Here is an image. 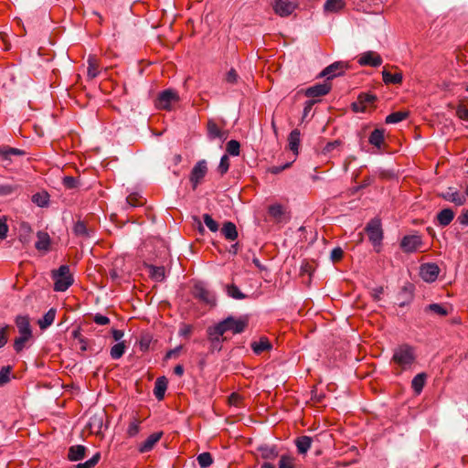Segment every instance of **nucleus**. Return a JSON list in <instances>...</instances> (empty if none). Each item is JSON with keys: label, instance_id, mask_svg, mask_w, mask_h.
I'll return each instance as SVG.
<instances>
[{"label": "nucleus", "instance_id": "obj_1", "mask_svg": "<svg viewBox=\"0 0 468 468\" xmlns=\"http://www.w3.org/2000/svg\"><path fill=\"white\" fill-rule=\"evenodd\" d=\"M248 325V318L239 317L238 319L229 316L223 321L219 322L214 326L207 329L208 336L213 344H219L221 342L220 337L226 332H232L233 334L242 333Z\"/></svg>", "mask_w": 468, "mask_h": 468}, {"label": "nucleus", "instance_id": "obj_2", "mask_svg": "<svg viewBox=\"0 0 468 468\" xmlns=\"http://www.w3.org/2000/svg\"><path fill=\"white\" fill-rule=\"evenodd\" d=\"M415 360V349L407 344H403L396 347L391 358V362L395 365V369L398 374L410 370Z\"/></svg>", "mask_w": 468, "mask_h": 468}, {"label": "nucleus", "instance_id": "obj_3", "mask_svg": "<svg viewBox=\"0 0 468 468\" xmlns=\"http://www.w3.org/2000/svg\"><path fill=\"white\" fill-rule=\"evenodd\" d=\"M52 279L56 292H65L73 283V277L68 265H61L58 270L53 271Z\"/></svg>", "mask_w": 468, "mask_h": 468}, {"label": "nucleus", "instance_id": "obj_4", "mask_svg": "<svg viewBox=\"0 0 468 468\" xmlns=\"http://www.w3.org/2000/svg\"><path fill=\"white\" fill-rule=\"evenodd\" d=\"M192 293L196 299L199 300L203 303L209 306L216 305V295L207 288L205 283L201 282H196L193 286Z\"/></svg>", "mask_w": 468, "mask_h": 468}, {"label": "nucleus", "instance_id": "obj_5", "mask_svg": "<svg viewBox=\"0 0 468 468\" xmlns=\"http://www.w3.org/2000/svg\"><path fill=\"white\" fill-rule=\"evenodd\" d=\"M179 100V96L176 91L171 89L161 91L156 100L155 107L161 110H170L171 105Z\"/></svg>", "mask_w": 468, "mask_h": 468}, {"label": "nucleus", "instance_id": "obj_6", "mask_svg": "<svg viewBox=\"0 0 468 468\" xmlns=\"http://www.w3.org/2000/svg\"><path fill=\"white\" fill-rule=\"evenodd\" d=\"M207 173V165L206 160L198 161L191 170L189 180L193 189H196Z\"/></svg>", "mask_w": 468, "mask_h": 468}, {"label": "nucleus", "instance_id": "obj_7", "mask_svg": "<svg viewBox=\"0 0 468 468\" xmlns=\"http://www.w3.org/2000/svg\"><path fill=\"white\" fill-rule=\"evenodd\" d=\"M369 240L374 246H378L383 239L381 224L378 219H372L366 227Z\"/></svg>", "mask_w": 468, "mask_h": 468}, {"label": "nucleus", "instance_id": "obj_8", "mask_svg": "<svg viewBox=\"0 0 468 468\" xmlns=\"http://www.w3.org/2000/svg\"><path fill=\"white\" fill-rule=\"evenodd\" d=\"M440 268L435 263H425L420 266V275L426 282H433L437 280Z\"/></svg>", "mask_w": 468, "mask_h": 468}, {"label": "nucleus", "instance_id": "obj_9", "mask_svg": "<svg viewBox=\"0 0 468 468\" xmlns=\"http://www.w3.org/2000/svg\"><path fill=\"white\" fill-rule=\"evenodd\" d=\"M360 66H370L377 68L383 62L382 58L375 51H366L362 53L357 60Z\"/></svg>", "mask_w": 468, "mask_h": 468}, {"label": "nucleus", "instance_id": "obj_10", "mask_svg": "<svg viewBox=\"0 0 468 468\" xmlns=\"http://www.w3.org/2000/svg\"><path fill=\"white\" fill-rule=\"evenodd\" d=\"M25 152L18 148H14L10 146H0V161L3 163L5 166L11 164L13 161V156H21L24 155Z\"/></svg>", "mask_w": 468, "mask_h": 468}, {"label": "nucleus", "instance_id": "obj_11", "mask_svg": "<svg viewBox=\"0 0 468 468\" xmlns=\"http://www.w3.org/2000/svg\"><path fill=\"white\" fill-rule=\"evenodd\" d=\"M294 0H274L273 9L281 16H289L295 9Z\"/></svg>", "mask_w": 468, "mask_h": 468}, {"label": "nucleus", "instance_id": "obj_12", "mask_svg": "<svg viewBox=\"0 0 468 468\" xmlns=\"http://www.w3.org/2000/svg\"><path fill=\"white\" fill-rule=\"evenodd\" d=\"M421 238L417 235L405 236L401 242L400 247L405 252H414L421 245Z\"/></svg>", "mask_w": 468, "mask_h": 468}, {"label": "nucleus", "instance_id": "obj_13", "mask_svg": "<svg viewBox=\"0 0 468 468\" xmlns=\"http://www.w3.org/2000/svg\"><path fill=\"white\" fill-rule=\"evenodd\" d=\"M346 69V64L343 62H335L326 67L320 74L321 77H325L327 80L341 75Z\"/></svg>", "mask_w": 468, "mask_h": 468}, {"label": "nucleus", "instance_id": "obj_14", "mask_svg": "<svg viewBox=\"0 0 468 468\" xmlns=\"http://www.w3.org/2000/svg\"><path fill=\"white\" fill-rule=\"evenodd\" d=\"M207 128L209 140L219 139L225 141L228 137V133L222 131L213 120L207 122Z\"/></svg>", "mask_w": 468, "mask_h": 468}, {"label": "nucleus", "instance_id": "obj_15", "mask_svg": "<svg viewBox=\"0 0 468 468\" xmlns=\"http://www.w3.org/2000/svg\"><path fill=\"white\" fill-rule=\"evenodd\" d=\"M162 436V431L152 433L144 442L138 446V451L142 453L152 451L154 445L160 441Z\"/></svg>", "mask_w": 468, "mask_h": 468}, {"label": "nucleus", "instance_id": "obj_16", "mask_svg": "<svg viewBox=\"0 0 468 468\" xmlns=\"http://www.w3.org/2000/svg\"><path fill=\"white\" fill-rule=\"evenodd\" d=\"M331 90V85L328 83H319L309 87L305 90L307 97H320L326 95Z\"/></svg>", "mask_w": 468, "mask_h": 468}, {"label": "nucleus", "instance_id": "obj_17", "mask_svg": "<svg viewBox=\"0 0 468 468\" xmlns=\"http://www.w3.org/2000/svg\"><path fill=\"white\" fill-rule=\"evenodd\" d=\"M441 197L447 201L454 203L456 206H462L466 201L465 196L458 191H453L452 188H448V190L442 192Z\"/></svg>", "mask_w": 468, "mask_h": 468}, {"label": "nucleus", "instance_id": "obj_18", "mask_svg": "<svg viewBox=\"0 0 468 468\" xmlns=\"http://www.w3.org/2000/svg\"><path fill=\"white\" fill-rule=\"evenodd\" d=\"M369 144L375 147L378 151L382 150V146L385 143L384 130L375 129L368 137Z\"/></svg>", "mask_w": 468, "mask_h": 468}, {"label": "nucleus", "instance_id": "obj_19", "mask_svg": "<svg viewBox=\"0 0 468 468\" xmlns=\"http://www.w3.org/2000/svg\"><path fill=\"white\" fill-rule=\"evenodd\" d=\"M37 240L35 244L36 249L38 251H44L47 252L49 250L50 248V237L47 232L44 231H38L37 233Z\"/></svg>", "mask_w": 468, "mask_h": 468}, {"label": "nucleus", "instance_id": "obj_20", "mask_svg": "<svg viewBox=\"0 0 468 468\" xmlns=\"http://www.w3.org/2000/svg\"><path fill=\"white\" fill-rule=\"evenodd\" d=\"M16 324L17 326L19 335H25L32 336V330L27 316L19 315L16 319Z\"/></svg>", "mask_w": 468, "mask_h": 468}, {"label": "nucleus", "instance_id": "obj_21", "mask_svg": "<svg viewBox=\"0 0 468 468\" xmlns=\"http://www.w3.org/2000/svg\"><path fill=\"white\" fill-rule=\"evenodd\" d=\"M86 451L87 449L83 445H73L69 449L68 458L71 462L82 460L85 457Z\"/></svg>", "mask_w": 468, "mask_h": 468}, {"label": "nucleus", "instance_id": "obj_22", "mask_svg": "<svg viewBox=\"0 0 468 468\" xmlns=\"http://www.w3.org/2000/svg\"><path fill=\"white\" fill-rule=\"evenodd\" d=\"M454 218V212L451 208H444L437 214L438 224L441 227H446Z\"/></svg>", "mask_w": 468, "mask_h": 468}, {"label": "nucleus", "instance_id": "obj_23", "mask_svg": "<svg viewBox=\"0 0 468 468\" xmlns=\"http://www.w3.org/2000/svg\"><path fill=\"white\" fill-rule=\"evenodd\" d=\"M221 233L225 239L229 240H235L238 238L237 227L230 221H227L223 224Z\"/></svg>", "mask_w": 468, "mask_h": 468}, {"label": "nucleus", "instance_id": "obj_24", "mask_svg": "<svg viewBox=\"0 0 468 468\" xmlns=\"http://www.w3.org/2000/svg\"><path fill=\"white\" fill-rule=\"evenodd\" d=\"M382 78L386 84H400L403 80V75L401 72L391 73L384 69L382 71Z\"/></svg>", "mask_w": 468, "mask_h": 468}, {"label": "nucleus", "instance_id": "obj_25", "mask_svg": "<svg viewBox=\"0 0 468 468\" xmlns=\"http://www.w3.org/2000/svg\"><path fill=\"white\" fill-rule=\"evenodd\" d=\"M288 142L290 150L294 154H298L301 142V133L298 129H294L291 132V133L289 134Z\"/></svg>", "mask_w": 468, "mask_h": 468}, {"label": "nucleus", "instance_id": "obj_26", "mask_svg": "<svg viewBox=\"0 0 468 468\" xmlns=\"http://www.w3.org/2000/svg\"><path fill=\"white\" fill-rule=\"evenodd\" d=\"M167 388V381L165 377L158 378L155 381L154 394L158 400H161L165 397V392Z\"/></svg>", "mask_w": 468, "mask_h": 468}, {"label": "nucleus", "instance_id": "obj_27", "mask_svg": "<svg viewBox=\"0 0 468 468\" xmlns=\"http://www.w3.org/2000/svg\"><path fill=\"white\" fill-rule=\"evenodd\" d=\"M295 445L300 454H305L312 445V439L309 436H301L296 439Z\"/></svg>", "mask_w": 468, "mask_h": 468}, {"label": "nucleus", "instance_id": "obj_28", "mask_svg": "<svg viewBox=\"0 0 468 468\" xmlns=\"http://www.w3.org/2000/svg\"><path fill=\"white\" fill-rule=\"evenodd\" d=\"M74 234L81 238H90L93 231L90 229L84 221H77L73 227Z\"/></svg>", "mask_w": 468, "mask_h": 468}, {"label": "nucleus", "instance_id": "obj_29", "mask_svg": "<svg viewBox=\"0 0 468 468\" xmlns=\"http://www.w3.org/2000/svg\"><path fill=\"white\" fill-rule=\"evenodd\" d=\"M426 379L427 375L425 373H419L413 378L411 387L416 394H420L426 383Z\"/></svg>", "mask_w": 468, "mask_h": 468}, {"label": "nucleus", "instance_id": "obj_30", "mask_svg": "<svg viewBox=\"0 0 468 468\" xmlns=\"http://www.w3.org/2000/svg\"><path fill=\"white\" fill-rule=\"evenodd\" d=\"M251 348L255 354L259 355L264 351L270 350L271 348V344L267 338L261 337L259 341L251 344Z\"/></svg>", "mask_w": 468, "mask_h": 468}, {"label": "nucleus", "instance_id": "obj_31", "mask_svg": "<svg viewBox=\"0 0 468 468\" xmlns=\"http://www.w3.org/2000/svg\"><path fill=\"white\" fill-rule=\"evenodd\" d=\"M56 317V310L51 308L49 309L41 319L38 320V325L41 329H46L50 326Z\"/></svg>", "mask_w": 468, "mask_h": 468}, {"label": "nucleus", "instance_id": "obj_32", "mask_svg": "<svg viewBox=\"0 0 468 468\" xmlns=\"http://www.w3.org/2000/svg\"><path fill=\"white\" fill-rule=\"evenodd\" d=\"M258 450L261 457L266 460H274L278 456V451L274 446L261 445Z\"/></svg>", "mask_w": 468, "mask_h": 468}, {"label": "nucleus", "instance_id": "obj_33", "mask_svg": "<svg viewBox=\"0 0 468 468\" xmlns=\"http://www.w3.org/2000/svg\"><path fill=\"white\" fill-rule=\"evenodd\" d=\"M32 202L40 207H48L49 203V195L43 191L32 196Z\"/></svg>", "mask_w": 468, "mask_h": 468}, {"label": "nucleus", "instance_id": "obj_34", "mask_svg": "<svg viewBox=\"0 0 468 468\" xmlns=\"http://www.w3.org/2000/svg\"><path fill=\"white\" fill-rule=\"evenodd\" d=\"M149 275L156 282H161L165 279V268L163 266L149 265Z\"/></svg>", "mask_w": 468, "mask_h": 468}, {"label": "nucleus", "instance_id": "obj_35", "mask_svg": "<svg viewBox=\"0 0 468 468\" xmlns=\"http://www.w3.org/2000/svg\"><path fill=\"white\" fill-rule=\"evenodd\" d=\"M225 291L228 296L235 300H243L246 298V295L235 284L226 285Z\"/></svg>", "mask_w": 468, "mask_h": 468}, {"label": "nucleus", "instance_id": "obj_36", "mask_svg": "<svg viewBox=\"0 0 468 468\" xmlns=\"http://www.w3.org/2000/svg\"><path fill=\"white\" fill-rule=\"evenodd\" d=\"M99 74V63L94 56H90L88 58V76L90 79L97 77Z\"/></svg>", "mask_w": 468, "mask_h": 468}, {"label": "nucleus", "instance_id": "obj_37", "mask_svg": "<svg viewBox=\"0 0 468 468\" xmlns=\"http://www.w3.org/2000/svg\"><path fill=\"white\" fill-rule=\"evenodd\" d=\"M126 346L124 342H119L112 346L110 350V355L112 359L121 358L125 353Z\"/></svg>", "mask_w": 468, "mask_h": 468}, {"label": "nucleus", "instance_id": "obj_38", "mask_svg": "<svg viewBox=\"0 0 468 468\" xmlns=\"http://www.w3.org/2000/svg\"><path fill=\"white\" fill-rule=\"evenodd\" d=\"M345 5L343 0H326L324 8L326 12H337Z\"/></svg>", "mask_w": 468, "mask_h": 468}, {"label": "nucleus", "instance_id": "obj_39", "mask_svg": "<svg viewBox=\"0 0 468 468\" xmlns=\"http://www.w3.org/2000/svg\"><path fill=\"white\" fill-rule=\"evenodd\" d=\"M426 312H431L440 316H446L448 314V309L440 303H431L425 307Z\"/></svg>", "mask_w": 468, "mask_h": 468}, {"label": "nucleus", "instance_id": "obj_40", "mask_svg": "<svg viewBox=\"0 0 468 468\" xmlns=\"http://www.w3.org/2000/svg\"><path fill=\"white\" fill-rule=\"evenodd\" d=\"M144 202H145V199L136 193H133V194L129 195L126 198L127 206L132 207L143 206L144 204Z\"/></svg>", "mask_w": 468, "mask_h": 468}, {"label": "nucleus", "instance_id": "obj_41", "mask_svg": "<svg viewBox=\"0 0 468 468\" xmlns=\"http://www.w3.org/2000/svg\"><path fill=\"white\" fill-rule=\"evenodd\" d=\"M408 116L407 112H395L390 114H388L386 117V122L387 123H398L403 120H405Z\"/></svg>", "mask_w": 468, "mask_h": 468}, {"label": "nucleus", "instance_id": "obj_42", "mask_svg": "<svg viewBox=\"0 0 468 468\" xmlns=\"http://www.w3.org/2000/svg\"><path fill=\"white\" fill-rule=\"evenodd\" d=\"M278 468H297L295 464V458L290 455H282Z\"/></svg>", "mask_w": 468, "mask_h": 468}, {"label": "nucleus", "instance_id": "obj_43", "mask_svg": "<svg viewBox=\"0 0 468 468\" xmlns=\"http://www.w3.org/2000/svg\"><path fill=\"white\" fill-rule=\"evenodd\" d=\"M140 424H141V421L138 419L133 418L128 425V428L126 431L127 435L129 437L136 436L140 432Z\"/></svg>", "mask_w": 468, "mask_h": 468}, {"label": "nucleus", "instance_id": "obj_44", "mask_svg": "<svg viewBox=\"0 0 468 468\" xmlns=\"http://www.w3.org/2000/svg\"><path fill=\"white\" fill-rule=\"evenodd\" d=\"M101 460V453L96 452L90 459L86 461L85 463H78L74 466V468H93Z\"/></svg>", "mask_w": 468, "mask_h": 468}, {"label": "nucleus", "instance_id": "obj_45", "mask_svg": "<svg viewBox=\"0 0 468 468\" xmlns=\"http://www.w3.org/2000/svg\"><path fill=\"white\" fill-rule=\"evenodd\" d=\"M31 337L32 336L25 335H20L18 337H16L14 342V349L16 352H21L25 348L26 343L29 341Z\"/></svg>", "mask_w": 468, "mask_h": 468}, {"label": "nucleus", "instance_id": "obj_46", "mask_svg": "<svg viewBox=\"0 0 468 468\" xmlns=\"http://www.w3.org/2000/svg\"><path fill=\"white\" fill-rule=\"evenodd\" d=\"M197 463L201 468L208 467L212 463L213 459L209 452H202L197 456Z\"/></svg>", "mask_w": 468, "mask_h": 468}, {"label": "nucleus", "instance_id": "obj_47", "mask_svg": "<svg viewBox=\"0 0 468 468\" xmlns=\"http://www.w3.org/2000/svg\"><path fill=\"white\" fill-rule=\"evenodd\" d=\"M226 150L229 154L238 156L239 154L240 144L236 140H230L227 144Z\"/></svg>", "mask_w": 468, "mask_h": 468}, {"label": "nucleus", "instance_id": "obj_48", "mask_svg": "<svg viewBox=\"0 0 468 468\" xmlns=\"http://www.w3.org/2000/svg\"><path fill=\"white\" fill-rule=\"evenodd\" d=\"M203 220L205 225L208 228L210 231L216 232L218 230V222L215 221L209 214H204Z\"/></svg>", "mask_w": 468, "mask_h": 468}, {"label": "nucleus", "instance_id": "obj_49", "mask_svg": "<svg viewBox=\"0 0 468 468\" xmlns=\"http://www.w3.org/2000/svg\"><path fill=\"white\" fill-rule=\"evenodd\" d=\"M229 168V158L227 154H224L220 158L219 165L218 166V171L221 176L226 174Z\"/></svg>", "mask_w": 468, "mask_h": 468}, {"label": "nucleus", "instance_id": "obj_50", "mask_svg": "<svg viewBox=\"0 0 468 468\" xmlns=\"http://www.w3.org/2000/svg\"><path fill=\"white\" fill-rule=\"evenodd\" d=\"M16 190V186L9 184L0 185V197H6L14 194Z\"/></svg>", "mask_w": 468, "mask_h": 468}, {"label": "nucleus", "instance_id": "obj_51", "mask_svg": "<svg viewBox=\"0 0 468 468\" xmlns=\"http://www.w3.org/2000/svg\"><path fill=\"white\" fill-rule=\"evenodd\" d=\"M361 104H364L366 107L371 105L376 101V96L367 93H362L358 96V100Z\"/></svg>", "mask_w": 468, "mask_h": 468}, {"label": "nucleus", "instance_id": "obj_52", "mask_svg": "<svg viewBox=\"0 0 468 468\" xmlns=\"http://www.w3.org/2000/svg\"><path fill=\"white\" fill-rule=\"evenodd\" d=\"M269 213L271 217L273 218H280L283 211H282V207L281 205H271L270 207H269Z\"/></svg>", "mask_w": 468, "mask_h": 468}, {"label": "nucleus", "instance_id": "obj_53", "mask_svg": "<svg viewBox=\"0 0 468 468\" xmlns=\"http://www.w3.org/2000/svg\"><path fill=\"white\" fill-rule=\"evenodd\" d=\"M457 116L463 121L468 122V108L464 105H459L456 109Z\"/></svg>", "mask_w": 468, "mask_h": 468}, {"label": "nucleus", "instance_id": "obj_54", "mask_svg": "<svg viewBox=\"0 0 468 468\" xmlns=\"http://www.w3.org/2000/svg\"><path fill=\"white\" fill-rule=\"evenodd\" d=\"M9 376H10V367H3L0 370V386L7 383L9 381Z\"/></svg>", "mask_w": 468, "mask_h": 468}, {"label": "nucleus", "instance_id": "obj_55", "mask_svg": "<svg viewBox=\"0 0 468 468\" xmlns=\"http://www.w3.org/2000/svg\"><path fill=\"white\" fill-rule=\"evenodd\" d=\"M63 185L65 186V187H67L69 189H72V188L77 187L78 181L73 176H65L63 178Z\"/></svg>", "mask_w": 468, "mask_h": 468}, {"label": "nucleus", "instance_id": "obj_56", "mask_svg": "<svg viewBox=\"0 0 468 468\" xmlns=\"http://www.w3.org/2000/svg\"><path fill=\"white\" fill-rule=\"evenodd\" d=\"M93 321L95 324L99 325H105L110 323V319L107 316L102 315L101 314H96L93 317Z\"/></svg>", "mask_w": 468, "mask_h": 468}, {"label": "nucleus", "instance_id": "obj_57", "mask_svg": "<svg viewBox=\"0 0 468 468\" xmlns=\"http://www.w3.org/2000/svg\"><path fill=\"white\" fill-rule=\"evenodd\" d=\"M343 250L341 248H335L332 251H331V259L334 261H340L343 257Z\"/></svg>", "mask_w": 468, "mask_h": 468}, {"label": "nucleus", "instance_id": "obj_58", "mask_svg": "<svg viewBox=\"0 0 468 468\" xmlns=\"http://www.w3.org/2000/svg\"><path fill=\"white\" fill-rule=\"evenodd\" d=\"M181 349H182V346H178L176 348L167 351L166 354H165V359L168 360V359H171L173 357H176L179 354Z\"/></svg>", "mask_w": 468, "mask_h": 468}, {"label": "nucleus", "instance_id": "obj_59", "mask_svg": "<svg viewBox=\"0 0 468 468\" xmlns=\"http://www.w3.org/2000/svg\"><path fill=\"white\" fill-rule=\"evenodd\" d=\"M238 80V74L235 69H231L226 76V81L229 83H235Z\"/></svg>", "mask_w": 468, "mask_h": 468}, {"label": "nucleus", "instance_id": "obj_60", "mask_svg": "<svg viewBox=\"0 0 468 468\" xmlns=\"http://www.w3.org/2000/svg\"><path fill=\"white\" fill-rule=\"evenodd\" d=\"M341 144L340 141L338 140H335V141H333V142H329L326 144V145L324 146V153H330L332 152L334 149H335L337 146H339Z\"/></svg>", "mask_w": 468, "mask_h": 468}, {"label": "nucleus", "instance_id": "obj_61", "mask_svg": "<svg viewBox=\"0 0 468 468\" xmlns=\"http://www.w3.org/2000/svg\"><path fill=\"white\" fill-rule=\"evenodd\" d=\"M315 102L316 101L314 100H309L305 102L303 108V118H305L309 114Z\"/></svg>", "mask_w": 468, "mask_h": 468}, {"label": "nucleus", "instance_id": "obj_62", "mask_svg": "<svg viewBox=\"0 0 468 468\" xmlns=\"http://www.w3.org/2000/svg\"><path fill=\"white\" fill-rule=\"evenodd\" d=\"M8 232V226L5 221L0 220V239H4L6 238Z\"/></svg>", "mask_w": 468, "mask_h": 468}, {"label": "nucleus", "instance_id": "obj_63", "mask_svg": "<svg viewBox=\"0 0 468 468\" xmlns=\"http://www.w3.org/2000/svg\"><path fill=\"white\" fill-rule=\"evenodd\" d=\"M458 220L461 225L468 226V209H464L459 216Z\"/></svg>", "mask_w": 468, "mask_h": 468}, {"label": "nucleus", "instance_id": "obj_64", "mask_svg": "<svg viewBox=\"0 0 468 468\" xmlns=\"http://www.w3.org/2000/svg\"><path fill=\"white\" fill-rule=\"evenodd\" d=\"M366 108L367 107L364 104H361L358 101L352 103V110L355 112H364Z\"/></svg>", "mask_w": 468, "mask_h": 468}]
</instances>
